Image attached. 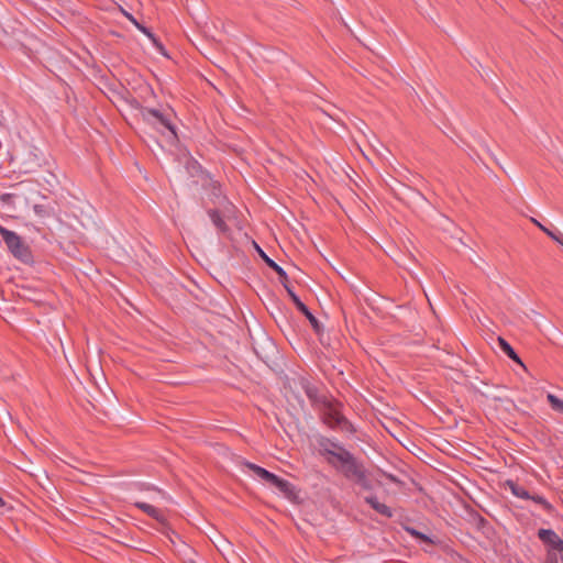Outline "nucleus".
Instances as JSON below:
<instances>
[{
    "mask_svg": "<svg viewBox=\"0 0 563 563\" xmlns=\"http://www.w3.org/2000/svg\"><path fill=\"white\" fill-rule=\"evenodd\" d=\"M0 235L10 254L23 264L33 263V254L30 245L14 231L0 224Z\"/></svg>",
    "mask_w": 563,
    "mask_h": 563,
    "instance_id": "obj_1",
    "label": "nucleus"
},
{
    "mask_svg": "<svg viewBox=\"0 0 563 563\" xmlns=\"http://www.w3.org/2000/svg\"><path fill=\"white\" fill-rule=\"evenodd\" d=\"M320 410L323 422L330 428L353 432L352 423L342 413V404L329 398H323Z\"/></svg>",
    "mask_w": 563,
    "mask_h": 563,
    "instance_id": "obj_2",
    "label": "nucleus"
},
{
    "mask_svg": "<svg viewBox=\"0 0 563 563\" xmlns=\"http://www.w3.org/2000/svg\"><path fill=\"white\" fill-rule=\"evenodd\" d=\"M325 461L346 479L363 464L345 448H342L339 452H334L330 457H327Z\"/></svg>",
    "mask_w": 563,
    "mask_h": 563,
    "instance_id": "obj_3",
    "label": "nucleus"
},
{
    "mask_svg": "<svg viewBox=\"0 0 563 563\" xmlns=\"http://www.w3.org/2000/svg\"><path fill=\"white\" fill-rule=\"evenodd\" d=\"M143 120L159 133H165L168 131L173 137H176V130L173 125L170 118L165 112L154 109V108H144L141 111Z\"/></svg>",
    "mask_w": 563,
    "mask_h": 563,
    "instance_id": "obj_4",
    "label": "nucleus"
},
{
    "mask_svg": "<svg viewBox=\"0 0 563 563\" xmlns=\"http://www.w3.org/2000/svg\"><path fill=\"white\" fill-rule=\"evenodd\" d=\"M538 538L547 545V550H556L563 552V540L552 529H539Z\"/></svg>",
    "mask_w": 563,
    "mask_h": 563,
    "instance_id": "obj_5",
    "label": "nucleus"
},
{
    "mask_svg": "<svg viewBox=\"0 0 563 563\" xmlns=\"http://www.w3.org/2000/svg\"><path fill=\"white\" fill-rule=\"evenodd\" d=\"M285 289L289 295L290 299L292 300V302L295 303L296 308L307 317L313 329L318 331L319 321L317 320V318L311 313L308 307L300 300V298L296 295V292L292 290L290 286L285 285Z\"/></svg>",
    "mask_w": 563,
    "mask_h": 563,
    "instance_id": "obj_6",
    "label": "nucleus"
},
{
    "mask_svg": "<svg viewBox=\"0 0 563 563\" xmlns=\"http://www.w3.org/2000/svg\"><path fill=\"white\" fill-rule=\"evenodd\" d=\"M319 452L325 459L330 457L334 452H339L344 445L335 439L321 437L318 441Z\"/></svg>",
    "mask_w": 563,
    "mask_h": 563,
    "instance_id": "obj_7",
    "label": "nucleus"
},
{
    "mask_svg": "<svg viewBox=\"0 0 563 563\" xmlns=\"http://www.w3.org/2000/svg\"><path fill=\"white\" fill-rule=\"evenodd\" d=\"M257 247V251L261 255V257L264 260V262L272 268L274 269L278 277H279V282L285 286V285H288V276H287V273L285 272V269L279 266L275 261H273L271 257H268L266 255V253L260 247V246H256Z\"/></svg>",
    "mask_w": 563,
    "mask_h": 563,
    "instance_id": "obj_8",
    "label": "nucleus"
},
{
    "mask_svg": "<svg viewBox=\"0 0 563 563\" xmlns=\"http://www.w3.org/2000/svg\"><path fill=\"white\" fill-rule=\"evenodd\" d=\"M365 503L368 504L376 512L386 518H391L394 515L391 508L380 503L374 495L366 496Z\"/></svg>",
    "mask_w": 563,
    "mask_h": 563,
    "instance_id": "obj_9",
    "label": "nucleus"
},
{
    "mask_svg": "<svg viewBox=\"0 0 563 563\" xmlns=\"http://www.w3.org/2000/svg\"><path fill=\"white\" fill-rule=\"evenodd\" d=\"M347 479L354 481L357 485H360L365 490L372 489L371 481L367 477L366 468L363 464Z\"/></svg>",
    "mask_w": 563,
    "mask_h": 563,
    "instance_id": "obj_10",
    "label": "nucleus"
},
{
    "mask_svg": "<svg viewBox=\"0 0 563 563\" xmlns=\"http://www.w3.org/2000/svg\"><path fill=\"white\" fill-rule=\"evenodd\" d=\"M134 505H135V507H137L139 509L144 511L146 515L152 517L153 519H155L157 521L164 520V515H163L162 510H159L158 508H156L147 503H143V501H136Z\"/></svg>",
    "mask_w": 563,
    "mask_h": 563,
    "instance_id": "obj_11",
    "label": "nucleus"
},
{
    "mask_svg": "<svg viewBox=\"0 0 563 563\" xmlns=\"http://www.w3.org/2000/svg\"><path fill=\"white\" fill-rule=\"evenodd\" d=\"M271 485L275 486L285 496L290 497L294 494V486L286 479L275 475Z\"/></svg>",
    "mask_w": 563,
    "mask_h": 563,
    "instance_id": "obj_12",
    "label": "nucleus"
},
{
    "mask_svg": "<svg viewBox=\"0 0 563 563\" xmlns=\"http://www.w3.org/2000/svg\"><path fill=\"white\" fill-rule=\"evenodd\" d=\"M120 10L122 12V14L133 24L135 25V27L141 31L144 35H146L150 40H152L153 42H155V36L154 34L150 31V29H147L146 26H144L143 24H141L131 13H129L128 11H125L122 7H120Z\"/></svg>",
    "mask_w": 563,
    "mask_h": 563,
    "instance_id": "obj_13",
    "label": "nucleus"
},
{
    "mask_svg": "<svg viewBox=\"0 0 563 563\" xmlns=\"http://www.w3.org/2000/svg\"><path fill=\"white\" fill-rule=\"evenodd\" d=\"M245 465H246L247 468L253 471L256 476H258L260 478H262L263 481H265V482H267L269 484L272 483V481L275 477L274 473H271L269 471H267L264 467H261V466H258L256 464L247 462Z\"/></svg>",
    "mask_w": 563,
    "mask_h": 563,
    "instance_id": "obj_14",
    "label": "nucleus"
},
{
    "mask_svg": "<svg viewBox=\"0 0 563 563\" xmlns=\"http://www.w3.org/2000/svg\"><path fill=\"white\" fill-rule=\"evenodd\" d=\"M208 214H209L210 220L212 221L213 225L217 228V230L220 233H225L227 231H229V228H228L227 223L224 222V220L222 219V217L220 216L219 211H217L214 209H210L208 211Z\"/></svg>",
    "mask_w": 563,
    "mask_h": 563,
    "instance_id": "obj_15",
    "label": "nucleus"
},
{
    "mask_svg": "<svg viewBox=\"0 0 563 563\" xmlns=\"http://www.w3.org/2000/svg\"><path fill=\"white\" fill-rule=\"evenodd\" d=\"M507 486L509 487L511 494L515 495L516 497L526 499V500L530 499V497H531L530 493L522 486L516 484L512 481H508Z\"/></svg>",
    "mask_w": 563,
    "mask_h": 563,
    "instance_id": "obj_16",
    "label": "nucleus"
},
{
    "mask_svg": "<svg viewBox=\"0 0 563 563\" xmlns=\"http://www.w3.org/2000/svg\"><path fill=\"white\" fill-rule=\"evenodd\" d=\"M498 341L501 350L507 354V356L522 365L521 360L519 358L512 346L503 338H498Z\"/></svg>",
    "mask_w": 563,
    "mask_h": 563,
    "instance_id": "obj_17",
    "label": "nucleus"
},
{
    "mask_svg": "<svg viewBox=\"0 0 563 563\" xmlns=\"http://www.w3.org/2000/svg\"><path fill=\"white\" fill-rule=\"evenodd\" d=\"M547 399L555 412L563 413V400L556 397L555 395L549 393L547 395Z\"/></svg>",
    "mask_w": 563,
    "mask_h": 563,
    "instance_id": "obj_18",
    "label": "nucleus"
},
{
    "mask_svg": "<svg viewBox=\"0 0 563 563\" xmlns=\"http://www.w3.org/2000/svg\"><path fill=\"white\" fill-rule=\"evenodd\" d=\"M305 391H306V395L308 396V398L312 402H320V405H322V399L324 397H319L318 389L314 386H311V385L307 384L305 386Z\"/></svg>",
    "mask_w": 563,
    "mask_h": 563,
    "instance_id": "obj_19",
    "label": "nucleus"
},
{
    "mask_svg": "<svg viewBox=\"0 0 563 563\" xmlns=\"http://www.w3.org/2000/svg\"><path fill=\"white\" fill-rule=\"evenodd\" d=\"M530 499L540 505L547 512L553 511V506L543 496L531 495Z\"/></svg>",
    "mask_w": 563,
    "mask_h": 563,
    "instance_id": "obj_20",
    "label": "nucleus"
},
{
    "mask_svg": "<svg viewBox=\"0 0 563 563\" xmlns=\"http://www.w3.org/2000/svg\"><path fill=\"white\" fill-rule=\"evenodd\" d=\"M406 531L413 538L422 541V542H426V543H433L432 540L430 539V537H428L427 534L416 530L415 528H411V527H406Z\"/></svg>",
    "mask_w": 563,
    "mask_h": 563,
    "instance_id": "obj_21",
    "label": "nucleus"
},
{
    "mask_svg": "<svg viewBox=\"0 0 563 563\" xmlns=\"http://www.w3.org/2000/svg\"><path fill=\"white\" fill-rule=\"evenodd\" d=\"M563 552L556 550H547L545 563H560Z\"/></svg>",
    "mask_w": 563,
    "mask_h": 563,
    "instance_id": "obj_22",
    "label": "nucleus"
},
{
    "mask_svg": "<svg viewBox=\"0 0 563 563\" xmlns=\"http://www.w3.org/2000/svg\"><path fill=\"white\" fill-rule=\"evenodd\" d=\"M544 233L550 236L553 241L563 246V234L558 230L544 229Z\"/></svg>",
    "mask_w": 563,
    "mask_h": 563,
    "instance_id": "obj_23",
    "label": "nucleus"
},
{
    "mask_svg": "<svg viewBox=\"0 0 563 563\" xmlns=\"http://www.w3.org/2000/svg\"><path fill=\"white\" fill-rule=\"evenodd\" d=\"M33 211L36 216L38 217H45L47 216V210H46V207L43 206V205H34L33 206Z\"/></svg>",
    "mask_w": 563,
    "mask_h": 563,
    "instance_id": "obj_24",
    "label": "nucleus"
},
{
    "mask_svg": "<svg viewBox=\"0 0 563 563\" xmlns=\"http://www.w3.org/2000/svg\"><path fill=\"white\" fill-rule=\"evenodd\" d=\"M531 221L543 232H544V229H548L547 227H544L541 222H539L536 219H531Z\"/></svg>",
    "mask_w": 563,
    "mask_h": 563,
    "instance_id": "obj_25",
    "label": "nucleus"
},
{
    "mask_svg": "<svg viewBox=\"0 0 563 563\" xmlns=\"http://www.w3.org/2000/svg\"><path fill=\"white\" fill-rule=\"evenodd\" d=\"M387 478H388L389 481L394 482V483H398V479L396 478V476H394V475H391V474L387 475Z\"/></svg>",
    "mask_w": 563,
    "mask_h": 563,
    "instance_id": "obj_26",
    "label": "nucleus"
},
{
    "mask_svg": "<svg viewBox=\"0 0 563 563\" xmlns=\"http://www.w3.org/2000/svg\"><path fill=\"white\" fill-rule=\"evenodd\" d=\"M5 505L3 498L0 496V507H3Z\"/></svg>",
    "mask_w": 563,
    "mask_h": 563,
    "instance_id": "obj_27",
    "label": "nucleus"
},
{
    "mask_svg": "<svg viewBox=\"0 0 563 563\" xmlns=\"http://www.w3.org/2000/svg\"><path fill=\"white\" fill-rule=\"evenodd\" d=\"M562 563H563V555H562Z\"/></svg>",
    "mask_w": 563,
    "mask_h": 563,
    "instance_id": "obj_28",
    "label": "nucleus"
}]
</instances>
